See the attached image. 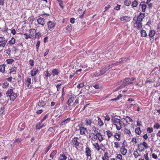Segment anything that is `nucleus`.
<instances>
[{
	"mask_svg": "<svg viewBox=\"0 0 160 160\" xmlns=\"http://www.w3.org/2000/svg\"><path fill=\"white\" fill-rule=\"evenodd\" d=\"M92 129L94 131V132H91L89 133V138L91 141V143L95 142L97 141V131L98 130V128L95 127V126H93Z\"/></svg>",
	"mask_w": 160,
	"mask_h": 160,
	"instance_id": "nucleus-1",
	"label": "nucleus"
},
{
	"mask_svg": "<svg viewBox=\"0 0 160 160\" xmlns=\"http://www.w3.org/2000/svg\"><path fill=\"white\" fill-rule=\"evenodd\" d=\"M7 96L10 98V101H13L18 96L17 93L14 92L12 89H8L6 92Z\"/></svg>",
	"mask_w": 160,
	"mask_h": 160,
	"instance_id": "nucleus-2",
	"label": "nucleus"
},
{
	"mask_svg": "<svg viewBox=\"0 0 160 160\" xmlns=\"http://www.w3.org/2000/svg\"><path fill=\"white\" fill-rule=\"evenodd\" d=\"M113 125L115 127L116 129L118 130H119L122 128L121 121L119 119L115 118L112 119Z\"/></svg>",
	"mask_w": 160,
	"mask_h": 160,
	"instance_id": "nucleus-3",
	"label": "nucleus"
},
{
	"mask_svg": "<svg viewBox=\"0 0 160 160\" xmlns=\"http://www.w3.org/2000/svg\"><path fill=\"white\" fill-rule=\"evenodd\" d=\"M134 18L133 19V21H136V22L134 23L133 28L134 29H136L138 30L141 29L142 28V21H139L138 19Z\"/></svg>",
	"mask_w": 160,
	"mask_h": 160,
	"instance_id": "nucleus-4",
	"label": "nucleus"
},
{
	"mask_svg": "<svg viewBox=\"0 0 160 160\" xmlns=\"http://www.w3.org/2000/svg\"><path fill=\"white\" fill-rule=\"evenodd\" d=\"M116 65V63H113L112 64L107 66H105L103 68L102 70H99L100 72L101 73V74L102 75H103V74L105 73L107 71L109 70L110 68H112L113 67L114 65Z\"/></svg>",
	"mask_w": 160,
	"mask_h": 160,
	"instance_id": "nucleus-5",
	"label": "nucleus"
},
{
	"mask_svg": "<svg viewBox=\"0 0 160 160\" xmlns=\"http://www.w3.org/2000/svg\"><path fill=\"white\" fill-rule=\"evenodd\" d=\"M123 84L118 87L119 88H122L128 85L132 84L133 83V82H131L130 80V78H128L124 79L123 81Z\"/></svg>",
	"mask_w": 160,
	"mask_h": 160,
	"instance_id": "nucleus-6",
	"label": "nucleus"
},
{
	"mask_svg": "<svg viewBox=\"0 0 160 160\" xmlns=\"http://www.w3.org/2000/svg\"><path fill=\"white\" fill-rule=\"evenodd\" d=\"M78 138L77 137H74L71 141V144L73 147L77 148L79 147L80 143L78 141Z\"/></svg>",
	"mask_w": 160,
	"mask_h": 160,
	"instance_id": "nucleus-7",
	"label": "nucleus"
},
{
	"mask_svg": "<svg viewBox=\"0 0 160 160\" xmlns=\"http://www.w3.org/2000/svg\"><path fill=\"white\" fill-rule=\"evenodd\" d=\"M47 28L48 30L51 31L55 27V23L54 22L49 21L47 22Z\"/></svg>",
	"mask_w": 160,
	"mask_h": 160,
	"instance_id": "nucleus-8",
	"label": "nucleus"
},
{
	"mask_svg": "<svg viewBox=\"0 0 160 160\" xmlns=\"http://www.w3.org/2000/svg\"><path fill=\"white\" fill-rule=\"evenodd\" d=\"M92 121V119L90 117L85 118V124L86 127H91L92 124L94 123Z\"/></svg>",
	"mask_w": 160,
	"mask_h": 160,
	"instance_id": "nucleus-9",
	"label": "nucleus"
},
{
	"mask_svg": "<svg viewBox=\"0 0 160 160\" xmlns=\"http://www.w3.org/2000/svg\"><path fill=\"white\" fill-rule=\"evenodd\" d=\"M84 152L87 158L91 157V149L88 145H87L85 148Z\"/></svg>",
	"mask_w": 160,
	"mask_h": 160,
	"instance_id": "nucleus-10",
	"label": "nucleus"
},
{
	"mask_svg": "<svg viewBox=\"0 0 160 160\" xmlns=\"http://www.w3.org/2000/svg\"><path fill=\"white\" fill-rule=\"evenodd\" d=\"M37 30L34 28H31L29 30V35L31 39H33L35 37V34Z\"/></svg>",
	"mask_w": 160,
	"mask_h": 160,
	"instance_id": "nucleus-11",
	"label": "nucleus"
},
{
	"mask_svg": "<svg viewBox=\"0 0 160 160\" xmlns=\"http://www.w3.org/2000/svg\"><path fill=\"white\" fill-rule=\"evenodd\" d=\"M140 6H141L142 11L143 12H145L147 7V3L144 2H141L140 3Z\"/></svg>",
	"mask_w": 160,
	"mask_h": 160,
	"instance_id": "nucleus-12",
	"label": "nucleus"
},
{
	"mask_svg": "<svg viewBox=\"0 0 160 160\" xmlns=\"http://www.w3.org/2000/svg\"><path fill=\"white\" fill-rule=\"evenodd\" d=\"M38 23L42 26H44L45 24V19L41 17L39 18L37 20Z\"/></svg>",
	"mask_w": 160,
	"mask_h": 160,
	"instance_id": "nucleus-13",
	"label": "nucleus"
},
{
	"mask_svg": "<svg viewBox=\"0 0 160 160\" xmlns=\"http://www.w3.org/2000/svg\"><path fill=\"white\" fill-rule=\"evenodd\" d=\"M120 20L123 22H129L130 20V17L129 16H122L120 18Z\"/></svg>",
	"mask_w": 160,
	"mask_h": 160,
	"instance_id": "nucleus-14",
	"label": "nucleus"
},
{
	"mask_svg": "<svg viewBox=\"0 0 160 160\" xmlns=\"http://www.w3.org/2000/svg\"><path fill=\"white\" fill-rule=\"evenodd\" d=\"M156 33V31L152 29H150L149 31V33L148 36L149 37L150 39H151L153 38L154 36L155 35Z\"/></svg>",
	"mask_w": 160,
	"mask_h": 160,
	"instance_id": "nucleus-15",
	"label": "nucleus"
},
{
	"mask_svg": "<svg viewBox=\"0 0 160 160\" xmlns=\"http://www.w3.org/2000/svg\"><path fill=\"white\" fill-rule=\"evenodd\" d=\"M97 140H98L100 142H101L103 140V135L100 132H98L97 131Z\"/></svg>",
	"mask_w": 160,
	"mask_h": 160,
	"instance_id": "nucleus-16",
	"label": "nucleus"
},
{
	"mask_svg": "<svg viewBox=\"0 0 160 160\" xmlns=\"http://www.w3.org/2000/svg\"><path fill=\"white\" fill-rule=\"evenodd\" d=\"M31 78L28 77L26 80L25 84L26 87L29 88H30L32 87V85H31Z\"/></svg>",
	"mask_w": 160,
	"mask_h": 160,
	"instance_id": "nucleus-17",
	"label": "nucleus"
},
{
	"mask_svg": "<svg viewBox=\"0 0 160 160\" xmlns=\"http://www.w3.org/2000/svg\"><path fill=\"white\" fill-rule=\"evenodd\" d=\"M114 137L116 140H117L118 141H119L121 140V134L119 132H115L114 134Z\"/></svg>",
	"mask_w": 160,
	"mask_h": 160,
	"instance_id": "nucleus-18",
	"label": "nucleus"
},
{
	"mask_svg": "<svg viewBox=\"0 0 160 160\" xmlns=\"http://www.w3.org/2000/svg\"><path fill=\"white\" fill-rule=\"evenodd\" d=\"M16 42V39L14 37H13L11 38L10 40L8 41V44L11 46H13L15 44Z\"/></svg>",
	"mask_w": 160,
	"mask_h": 160,
	"instance_id": "nucleus-19",
	"label": "nucleus"
},
{
	"mask_svg": "<svg viewBox=\"0 0 160 160\" xmlns=\"http://www.w3.org/2000/svg\"><path fill=\"white\" fill-rule=\"evenodd\" d=\"M79 130L81 135H85L87 132V128L84 127H80Z\"/></svg>",
	"mask_w": 160,
	"mask_h": 160,
	"instance_id": "nucleus-20",
	"label": "nucleus"
},
{
	"mask_svg": "<svg viewBox=\"0 0 160 160\" xmlns=\"http://www.w3.org/2000/svg\"><path fill=\"white\" fill-rule=\"evenodd\" d=\"M42 122H41V121H40V122H39L36 125V129H40L45 126L42 123Z\"/></svg>",
	"mask_w": 160,
	"mask_h": 160,
	"instance_id": "nucleus-21",
	"label": "nucleus"
},
{
	"mask_svg": "<svg viewBox=\"0 0 160 160\" xmlns=\"http://www.w3.org/2000/svg\"><path fill=\"white\" fill-rule=\"evenodd\" d=\"M121 122L122 123V125L124 128H126L129 123L128 122L126 118H122L121 119Z\"/></svg>",
	"mask_w": 160,
	"mask_h": 160,
	"instance_id": "nucleus-22",
	"label": "nucleus"
},
{
	"mask_svg": "<svg viewBox=\"0 0 160 160\" xmlns=\"http://www.w3.org/2000/svg\"><path fill=\"white\" fill-rule=\"evenodd\" d=\"M106 135H107L108 139H109L112 137L114 136L113 132H112L111 130H107L106 131Z\"/></svg>",
	"mask_w": 160,
	"mask_h": 160,
	"instance_id": "nucleus-23",
	"label": "nucleus"
},
{
	"mask_svg": "<svg viewBox=\"0 0 160 160\" xmlns=\"http://www.w3.org/2000/svg\"><path fill=\"white\" fill-rule=\"evenodd\" d=\"M94 148L97 151H99L100 149V147L98 142H92V143Z\"/></svg>",
	"mask_w": 160,
	"mask_h": 160,
	"instance_id": "nucleus-24",
	"label": "nucleus"
},
{
	"mask_svg": "<svg viewBox=\"0 0 160 160\" xmlns=\"http://www.w3.org/2000/svg\"><path fill=\"white\" fill-rule=\"evenodd\" d=\"M67 158V156L63 152L60 155L58 160H66Z\"/></svg>",
	"mask_w": 160,
	"mask_h": 160,
	"instance_id": "nucleus-25",
	"label": "nucleus"
},
{
	"mask_svg": "<svg viewBox=\"0 0 160 160\" xmlns=\"http://www.w3.org/2000/svg\"><path fill=\"white\" fill-rule=\"evenodd\" d=\"M145 13H142V12H140L139 15L136 18L139 20V21H142V19L145 17Z\"/></svg>",
	"mask_w": 160,
	"mask_h": 160,
	"instance_id": "nucleus-26",
	"label": "nucleus"
},
{
	"mask_svg": "<svg viewBox=\"0 0 160 160\" xmlns=\"http://www.w3.org/2000/svg\"><path fill=\"white\" fill-rule=\"evenodd\" d=\"M74 97L72 95H71L70 97L68 99L67 102V104L69 106H71V103L73 102L74 100Z\"/></svg>",
	"mask_w": 160,
	"mask_h": 160,
	"instance_id": "nucleus-27",
	"label": "nucleus"
},
{
	"mask_svg": "<svg viewBox=\"0 0 160 160\" xmlns=\"http://www.w3.org/2000/svg\"><path fill=\"white\" fill-rule=\"evenodd\" d=\"M120 151L123 155H125L127 153L128 150L126 148H120Z\"/></svg>",
	"mask_w": 160,
	"mask_h": 160,
	"instance_id": "nucleus-28",
	"label": "nucleus"
},
{
	"mask_svg": "<svg viewBox=\"0 0 160 160\" xmlns=\"http://www.w3.org/2000/svg\"><path fill=\"white\" fill-rule=\"evenodd\" d=\"M98 124L99 127H102L104 125V123L101 120L100 117H97Z\"/></svg>",
	"mask_w": 160,
	"mask_h": 160,
	"instance_id": "nucleus-29",
	"label": "nucleus"
},
{
	"mask_svg": "<svg viewBox=\"0 0 160 160\" xmlns=\"http://www.w3.org/2000/svg\"><path fill=\"white\" fill-rule=\"evenodd\" d=\"M140 33H141V37H147L148 36L146 31L144 29L141 30Z\"/></svg>",
	"mask_w": 160,
	"mask_h": 160,
	"instance_id": "nucleus-30",
	"label": "nucleus"
},
{
	"mask_svg": "<svg viewBox=\"0 0 160 160\" xmlns=\"http://www.w3.org/2000/svg\"><path fill=\"white\" fill-rule=\"evenodd\" d=\"M17 70V67H16V66H15V65L13 66H12V67L11 68L9 69V74H11L13 72H16Z\"/></svg>",
	"mask_w": 160,
	"mask_h": 160,
	"instance_id": "nucleus-31",
	"label": "nucleus"
},
{
	"mask_svg": "<svg viewBox=\"0 0 160 160\" xmlns=\"http://www.w3.org/2000/svg\"><path fill=\"white\" fill-rule=\"evenodd\" d=\"M6 64H3L0 65V72L4 73L5 71Z\"/></svg>",
	"mask_w": 160,
	"mask_h": 160,
	"instance_id": "nucleus-32",
	"label": "nucleus"
},
{
	"mask_svg": "<svg viewBox=\"0 0 160 160\" xmlns=\"http://www.w3.org/2000/svg\"><path fill=\"white\" fill-rule=\"evenodd\" d=\"M65 87H64L62 88V96H61V103H62L65 98Z\"/></svg>",
	"mask_w": 160,
	"mask_h": 160,
	"instance_id": "nucleus-33",
	"label": "nucleus"
},
{
	"mask_svg": "<svg viewBox=\"0 0 160 160\" xmlns=\"http://www.w3.org/2000/svg\"><path fill=\"white\" fill-rule=\"evenodd\" d=\"M128 58H127V57L121 58V61H120V62H117L116 63H115L116 65V64L118 65L119 64H120V63H125L126 62H127V60H128Z\"/></svg>",
	"mask_w": 160,
	"mask_h": 160,
	"instance_id": "nucleus-34",
	"label": "nucleus"
},
{
	"mask_svg": "<svg viewBox=\"0 0 160 160\" xmlns=\"http://www.w3.org/2000/svg\"><path fill=\"white\" fill-rule=\"evenodd\" d=\"M52 75L54 77L55 76L58 75L59 73V70L57 69H53L52 71Z\"/></svg>",
	"mask_w": 160,
	"mask_h": 160,
	"instance_id": "nucleus-35",
	"label": "nucleus"
},
{
	"mask_svg": "<svg viewBox=\"0 0 160 160\" xmlns=\"http://www.w3.org/2000/svg\"><path fill=\"white\" fill-rule=\"evenodd\" d=\"M38 69H36V68H33V70H32L31 71V76H34L35 75H36L37 73L38 72Z\"/></svg>",
	"mask_w": 160,
	"mask_h": 160,
	"instance_id": "nucleus-36",
	"label": "nucleus"
},
{
	"mask_svg": "<svg viewBox=\"0 0 160 160\" xmlns=\"http://www.w3.org/2000/svg\"><path fill=\"white\" fill-rule=\"evenodd\" d=\"M137 149L140 152L143 151L145 150L141 143L138 145Z\"/></svg>",
	"mask_w": 160,
	"mask_h": 160,
	"instance_id": "nucleus-37",
	"label": "nucleus"
},
{
	"mask_svg": "<svg viewBox=\"0 0 160 160\" xmlns=\"http://www.w3.org/2000/svg\"><path fill=\"white\" fill-rule=\"evenodd\" d=\"M135 131L136 134L139 135H140L142 133V131L139 127L136 128L135 129Z\"/></svg>",
	"mask_w": 160,
	"mask_h": 160,
	"instance_id": "nucleus-38",
	"label": "nucleus"
},
{
	"mask_svg": "<svg viewBox=\"0 0 160 160\" xmlns=\"http://www.w3.org/2000/svg\"><path fill=\"white\" fill-rule=\"evenodd\" d=\"M140 143L142 145L144 149H147L148 148V145L146 142L144 141Z\"/></svg>",
	"mask_w": 160,
	"mask_h": 160,
	"instance_id": "nucleus-39",
	"label": "nucleus"
},
{
	"mask_svg": "<svg viewBox=\"0 0 160 160\" xmlns=\"http://www.w3.org/2000/svg\"><path fill=\"white\" fill-rule=\"evenodd\" d=\"M131 3L132 4L131 6H132V8H136L138 4V1L136 0L132 2Z\"/></svg>",
	"mask_w": 160,
	"mask_h": 160,
	"instance_id": "nucleus-40",
	"label": "nucleus"
},
{
	"mask_svg": "<svg viewBox=\"0 0 160 160\" xmlns=\"http://www.w3.org/2000/svg\"><path fill=\"white\" fill-rule=\"evenodd\" d=\"M57 150H53L50 155V158L52 159L53 158L54 156L57 153Z\"/></svg>",
	"mask_w": 160,
	"mask_h": 160,
	"instance_id": "nucleus-41",
	"label": "nucleus"
},
{
	"mask_svg": "<svg viewBox=\"0 0 160 160\" xmlns=\"http://www.w3.org/2000/svg\"><path fill=\"white\" fill-rule=\"evenodd\" d=\"M9 84L7 82H5L2 84V87L4 89H7L8 88Z\"/></svg>",
	"mask_w": 160,
	"mask_h": 160,
	"instance_id": "nucleus-42",
	"label": "nucleus"
},
{
	"mask_svg": "<svg viewBox=\"0 0 160 160\" xmlns=\"http://www.w3.org/2000/svg\"><path fill=\"white\" fill-rule=\"evenodd\" d=\"M70 118H68L66 119H65L64 121H62V122L60 123V125L61 126H62L63 125H65L68 122H69L70 121Z\"/></svg>",
	"mask_w": 160,
	"mask_h": 160,
	"instance_id": "nucleus-43",
	"label": "nucleus"
},
{
	"mask_svg": "<svg viewBox=\"0 0 160 160\" xmlns=\"http://www.w3.org/2000/svg\"><path fill=\"white\" fill-rule=\"evenodd\" d=\"M124 132L125 133L128 134L129 136L132 135L130 130V129H128L126 128H125Z\"/></svg>",
	"mask_w": 160,
	"mask_h": 160,
	"instance_id": "nucleus-44",
	"label": "nucleus"
},
{
	"mask_svg": "<svg viewBox=\"0 0 160 160\" xmlns=\"http://www.w3.org/2000/svg\"><path fill=\"white\" fill-rule=\"evenodd\" d=\"M138 149H136L134 150L133 153V155L134 156V158H137L139 156H140L139 153L138 152Z\"/></svg>",
	"mask_w": 160,
	"mask_h": 160,
	"instance_id": "nucleus-45",
	"label": "nucleus"
},
{
	"mask_svg": "<svg viewBox=\"0 0 160 160\" xmlns=\"http://www.w3.org/2000/svg\"><path fill=\"white\" fill-rule=\"evenodd\" d=\"M114 148L116 149H118L119 148L120 145V143L118 142H114Z\"/></svg>",
	"mask_w": 160,
	"mask_h": 160,
	"instance_id": "nucleus-46",
	"label": "nucleus"
},
{
	"mask_svg": "<svg viewBox=\"0 0 160 160\" xmlns=\"http://www.w3.org/2000/svg\"><path fill=\"white\" fill-rule=\"evenodd\" d=\"M6 62L8 64H12L14 62V60L12 58L8 59H6Z\"/></svg>",
	"mask_w": 160,
	"mask_h": 160,
	"instance_id": "nucleus-47",
	"label": "nucleus"
},
{
	"mask_svg": "<svg viewBox=\"0 0 160 160\" xmlns=\"http://www.w3.org/2000/svg\"><path fill=\"white\" fill-rule=\"evenodd\" d=\"M41 34L39 31L38 32H36L35 34V38L39 39L41 37Z\"/></svg>",
	"mask_w": 160,
	"mask_h": 160,
	"instance_id": "nucleus-48",
	"label": "nucleus"
},
{
	"mask_svg": "<svg viewBox=\"0 0 160 160\" xmlns=\"http://www.w3.org/2000/svg\"><path fill=\"white\" fill-rule=\"evenodd\" d=\"M46 104L45 102L41 100L39 101L38 105L39 106V107H44Z\"/></svg>",
	"mask_w": 160,
	"mask_h": 160,
	"instance_id": "nucleus-49",
	"label": "nucleus"
},
{
	"mask_svg": "<svg viewBox=\"0 0 160 160\" xmlns=\"http://www.w3.org/2000/svg\"><path fill=\"white\" fill-rule=\"evenodd\" d=\"M40 41H38L36 45V51L37 52H38V51L39 49V47H40Z\"/></svg>",
	"mask_w": 160,
	"mask_h": 160,
	"instance_id": "nucleus-50",
	"label": "nucleus"
},
{
	"mask_svg": "<svg viewBox=\"0 0 160 160\" xmlns=\"http://www.w3.org/2000/svg\"><path fill=\"white\" fill-rule=\"evenodd\" d=\"M104 157L105 159L106 160H109V153L108 152H104Z\"/></svg>",
	"mask_w": 160,
	"mask_h": 160,
	"instance_id": "nucleus-51",
	"label": "nucleus"
},
{
	"mask_svg": "<svg viewBox=\"0 0 160 160\" xmlns=\"http://www.w3.org/2000/svg\"><path fill=\"white\" fill-rule=\"evenodd\" d=\"M124 3L125 5L129 6L131 4V2L130 0H125Z\"/></svg>",
	"mask_w": 160,
	"mask_h": 160,
	"instance_id": "nucleus-52",
	"label": "nucleus"
},
{
	"mask_svg": "<svg viewBox=\"0 0 160 160\" xmlns=\"http://www.w3.org/2000/svg\"><path fill=\"white\" fill-rule=\"evenodd\" d=\"M45 76L47 78L50 77L51 76V74L49 73L48 71L47 70L45 72Z\"/></svg>",
	"mask_w": 160,
	"mask_h": 160,
	"instance_id": "nucleus-53",
	"label": "nucleus"
},
{
	"mask_svg": "<svg viewBox=\"0 0 160 160\" xmlns=\"http://www.w3.org/2000/svg\"><path fill=\"white\" fill-rule=\"evenodd\" d=\"M28 62L30 66L31 67L30 68H31L34 65V61L33 59H30V60Z\"/></svg>",
	"mask_w": 160,
	"mask_h": 160,
	"instance_id": "nucleus-54",
	"label": "nucleus"
},
{
	"mask_svg": "<svg viewBox=\"0 0 160 160\" xmlns=\"http://www.w3.org/2000/svg\"><path fill=\"white\" fill-rule=\"evenodd\" d=\"M84 83H81L78 84L77 86V88L79 89H80L83 88L84 87Z\"/></svg>",
	"mask_w": 160,
	"mask_h": 160,
	"instance_id": "nucleus-55",
	"label": "nucleus"
},
{
	"mask_svg": "<svg viewBox=\"0 0 160 160\" xmlns=\"http://www.w3.org/2000/svg\"><path fill=\"white\" fill-rule=\"evenodd\" d=\"M160 127V125L158 123H156L153 126V128L154 129H158Z\"/></svg>",
	"mask_w": 160,
	"mask_h": 160,
	"instance_id": "nucleus-56",
	"label": "nucleus"
},
{
	"mask_svg": "<svg viewBox=\"0 0 160 160\" xmlns=\"http://www.w3.org/2000/svg\"><path fill=\"white\" fill-rule=\"evenodd\" d=\"M147 131L149 133H151L153 131V129L152 128L148 127L146 129Z\"/></svg>",
	"mask_w": 160,
	"mask_h": 160,
	"instance_id": "nucleus-57",
	"label": "nucleus"
},
{
	"mask_svg": "<svg viewBox=\"0 0 160 160\" xmlns=\"http://www.w3.org/2000/svg\"><path fill=\"white\" fill-rule=\"evenodd\" d=\"M22 35L24 36L25 38L28 39L29 38L31 39L30 38V36L29 35H28L27 33H24Z\"/></svg>",
	"mask_w": 160,
	"mask_h": 160,
	"instance_id": "nucleus-58",
	"label": "nucleus"
},
{
	"mask_svg": "<svg viewBox=\"0 0 160 160\" xmlns=\"http://www.w3.org/2000/svg\"><path fill=\"white\" fill-rule=\"evenodd\" d=\"M121 7V5L117 4L116 6H115L114 9L116 10H119L120 9Z\"/></svg>",
	"mask_w": 160,
	"mask_h": 160,
	"instance_id": "nucleus-59",
	"label": "nucleus"
},
{
	"mask_svg": "<svg viewBox=\"0 0 160 160\" xmlns=\"http://www.w3.org/2000/svg\"><path fill=\"white\" fill-rule=\"evenodd\" d=\"M7 42V41H6L2 43H1L0 44V48H4Z\"/></svg>",
	"mask_w": 160,
	"mask_h": 160,
	"instance_id": "nucleus-60",
	"label": "nucleus"
},
{
	"mask_svg": "<svg viewBox=\"0 0 160 160\" xmlns=\"http://www.w3.org/2000/svg\"><path fill=\"white\" fill-rule=\"evenodd\" d=\"M6 41H7L6 40L5 38L4 37H0V43H2Z\"/></svg>",
	"mask_w": 160,
	"mask_h": 160,
	"instance_id": "nucleus-61",
	"label": "nucleus"
},
{
	"mask_svg": "<svg viewBox=\"0 0 160 160\" xmlns=\"http://www.w3.org/2000/svg\"><path fill=\"white\" fill-rule=\"evenodd\" d=\"M102 74H101V73L100 72L99 73H98V72H95L93 74V76L95 77H98L100 76H102Z\"/></svg>",
	"mask_w": 160,
	"mask_h": 160,
	"instance_id": "nucleus-62",
	"label": "nucleus"
},
{
	"mask_svg": "<svg viewBox=\"0 0 160 160\" xmlns=\"http://www.w3.org/2000/svg\"><path fill=\"white\" fill-rule=\"evenodd\" d=\"M131 142H134L135 144L137 143V138L135 137H133L132 139Z\"/></svg>",
	"mask_w": 160,
	"mask_h": 160,
	"instance_id": "nucleus-63",
	"label": "nucleus"
},
{
	"mask_svg": "<svg viewBox=\"0 0 160 160\" xmlns=\"http://www.w3.org/2000/svg\"><path fill=\"white\" fill-rule=\"evenodd\" d=\"M144 157L145 159L146 160H149V158L148 156V152H146V153L144 154Z\"/></svg>",
	"mask_w": 160,
	"mask_h": 160,
	"instance_id": "nucleus-64",
	"label": "nucleus"
}]
</instances>
